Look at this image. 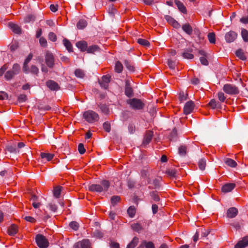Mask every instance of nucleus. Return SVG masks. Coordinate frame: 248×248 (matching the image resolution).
<instances>
[{
    "instance_id": "nucleus-4",
    "label": "nucleus",
    "mask_w": 248,
    "mask_h": 248,
    "mask_svg": "<svg viewBox=\"0 0 248 248\" xmlns=\"http://www.w3.org/2000/svg\"><path fill=\"white\" fill-rule=\"evenodd\" d=\"M127 103L134 109H141L144 106V104L140 99L137 98L130 99L127 101Z\"/></svg>"
},
{
    "instance_id": "nucleus-33",
    "label": "nucleus",
    "mask_w": 248,
    "mask_h": 248,
    "mask_svg": "<svg viewBox=\"0 0 248 248\" xmlns=\"http://www.w3.org/2000/svg\"><path fill=\"white\" fill-rule=\"evenodd\" d=\"M62 187L61 186H57L54 189L53 194L54 196L56 198H58L61 194Z\"/></svg>"
},
{
    "instance_id": "nucleus-13",
    "label": "nucleus",
    "mask_w": 248,
    "mask_h": 248,
    "mask_svg": "<svg viewBox=\"0 0 248 248\" xmlns=\"http://www.w3.org/2000/svg\"><path fill=\"white\" fill-rule=\"evenodd\" d=\"M248 246V236L244 237L241 241H239L234 248H245Z\"/></svg>"
},
{
    "instance_id": "nucleus-39",
    "label": "nucleus",
    "mask_w": 248,
    "mask_h": 248,
    "mask_svg": "<svg viewBox=\"0 0 248 248\" xmlns=\"http://www.w3.org/2000/svg\"><path fill=\"white\" fill-rule=\"evenodd\" d=\"M241 35H242V37L244 41L246 42H248V31L245 29H242Z\"/></svg>"
},
{
    "instance_id": "nucleus-20",
    "label": "nucleus",
    "mask_w": 248,
    "mask_h": 248,
    "mask_svg": "<svg viewBox=\"0 0 248 248\" xmlns=\"http://www.w3.org/2000/svg\"><path fill=\"white\" fill-rule=\"evenodd\" d=\"M76 46L80 49L81 51H85L87 48V43L84 41H79L76 43Z\"/></svg>"
},
{
    "instance_id": "nucleus-5",
    "label": "nucleus",
    "mask_w": 248,
    "mask_h": 248,
    "mask_svg": "<svg viewBox=\"0 0 248 248\" xmlns=\"http://www.w3.org/2000/svg\"><path fill=\"white\" fill-rule=\"evenodd\" d=\"M223 91L231 95L237 94L239 93L238 88L235 85L231 84H226L223 87Z\"/></svg>"
},
{
    "instance_id": "nucleus-12",
    "label": "nucleus",
    "mask_w": 248,
    "mask_h": 248,
    "mask_svg": "<svg viewBox=\"0 0 248 248\" xmlns=\"http://www.w3.org/2000/svg\"><path fill=\"white\" fill-rule=\"evenodd\" d=\"M153 136V132L152 131H148L146 132L143 142L142 144L146 146L149 144L151 141Z\"/></svg>"
},
{
    "instance_id": "nucleus-49",
    "label": "nucleus",
    "mask_w": 248,
    "mask_h": 248,
    "mask_svg": "<svg viewBox=\"0 0 248 248\" xmlns=\"http://www.w3.org/2000/svg\"><path fill=\"white\" fill-rule=\"evenodd\" d=\"M39 43L40 45L44 47H46L47 45L46 40L43 37H41L39 39Z\"/></svg>"
},
{
    "instance_id": "nucleus-15",
    "label": "nucleus",
    "mask_w": 248,
    "mask_h": 248,
    "mask_svg": "<svg viewBox=\"0 0 248 248\" xmlns=\"http://www.w3.org/2000/svg\"><path fill=\"white\" fill-rule=\"evenodd\" d=\"M47 87L51 90H58L59 89L58 84L54 81L50 80L46 82Z\"/></svg>"
},
{
    "instance_id": "nucleus-26",
    "label": "nucleus",
    "mask_w": 248,
    "mask_h": 248,
    "mask_svg": "<svg viewBox=\"0 0 248 248\" xmlns=\"http://www.w3.org/2000/svg\"><path fill=\"white\" fill-rule=\"evenodd\" d=\"M235 54L238 58H239L240 59L243 61H245L247 59V57L245 56L244 52L241 49H239L236 51Z\"/></svg>"
},
{
    "instance_id": "nucleus-61",
    "label": "nucleus",
    "mask_w": 248,
    "mask_h": 248,
    "mask_svg": "<svg viewBox=\"0 0 248 248\" xmlns=\"http://www.w3.org/2000/svg\"><path fill=\"white\" fill-rule=\"evenodd\" d=\"M165 19L169 24L171 25L173 22V21H175L174 19H173L172 17L168 15L165 16Z\"/></svg>"
},
{
    "instance_id": "nucleus-27",
    "label": "nucleus",
    "mask_w": 248,
    "mask_h": 248,
    "mask_svg": "<svg viewBox=\"0 0 248 248\" xmlns=\"http://www.w3.org/2000/svg\"><path fill=\"white\" fill-rule=\"evenodd\" d=\"M208 105L212 109H215L216 108H217L220 107V104L214 99H212L210 100L208 103Z\"/></svg>"
},
{
    "instance_id": "nucleus-44",
    "label": "nucleus",
    "mask_w": 248,
    "mask_h": 248,
    "mask_svg": "<svg viewBox=\"0 0 248 248\" xmlns=\"http://www.w3.org/2000/svg\"><path fill=\"white\" fill-rule=\"evenodd\" d=\"M120 200V197L118 196H113L111 198V204L114 206L116 205Z\"/></svg>"
},
{
    "instance_id": "nucleus-53",
    "label": "nucleus",
    "mask_w": 248,
    "mask_h": 248,
    "mask_svg": "<svg viewBox=\"0 0 248 248\" xmlns=\"http://www.w3.org/2000/svg\"><path fill=\"white\" fill-rule=\"evenodd\" d=\"M78 150L79 153L81 155L85 153L86 150H85V149L84 147V145L82 143L79 144V145L78 146Z\"/></svg>"
},
{
    "instance_id": "nucleus-63",
    "label": "nucleus",
    "mask_w": 248,
    "mask_h": 248,
    "mask_svg": "<svg viewBox=\"0 0 248 248\" xmlns=\"http://www.w3.org/2000/svg\"><path fill=\"white\" fill-rule=\"evenodd\" d=\"M128 128L129 132L131 134L133 133L135 131V126L133 124H129Z\"/></svg>"
},
{
    "instance_id": "nucleus-16",
    "label": "nucleus",
    "mask_w": 248,
    "mask_h": 248,
    "mask_svg": "<svg viewBox=\"0 0 248 248\" xmlns=\"http://www.w3.org/2000/svg\"><path fill=\"white\" fill-rule=\"evenodd\" d=\"M237 209L235 207H231L228 210L227 216L229 218H233L237 216Z\"/></svg>"
},
{
    "instance_id": "nucleus-36",
    "label": "nucleus",
    "mask_w": 248,
    "mask_h": 248,
    "mask_svg": "<svg viewBox=\"0 0 248 248\" xmlns=\"http://www.w3.org/2000/svg\"><path fill=\"white\" fill-rule=\"evenodd\" d=\"M127 214L130 217H133L135 215L136 209L134 206H130L127 211Z\"/></svg>"
},
{
    "instance_id": "nucleus-9",
    "label": "nucleus",
    "mask_w": 248,
    "mask_h": 248,
    "mask_svg": "<svg viewBox=\"0 0 248 248\" xmlns=\"http://www.w3.org/2000/svg\"><path fill=\"white\" fill-rule=\"evenodd\" d=\"M194 103L192 101H189L186 102L184 108V113L186 115L191 113L194 108Z\"/></svg>"
},
{
    "instance_id": "nucleus-42",
    "label": "nucleus",
    "mask_w": 248,
    "mask_h": 248,
    "mask_svg": "<svg viewBox=\"0 0 248 248\" xmlns=\"http://www.w3.org/2000/svg\"><path fill=\"white\" fill-rule=\"evenodd\" d=\"M6 150L10 153H16L18 152L16 147V145H8L6 147Z\"/></svg>"
},
{
    "instance_id": "nucleus-2",
    "label": "nucleus",
    "mask_w": 248,
    "mask_h": 248,
    "mask_svg": "<svg viewBox=\"0 0 248 248\" xmlns=\"http://www.w3.org/2000/svg\"><path fill=\"white\" fill-rule=\"evenodd\" d=\"M83 118L89 123H93L98 121L99 117L98 114L92 110H88L84 112Z\"/></svg>"
},
{
    "instance_id": "nucleus-37",
    "label": "nucleus",
    "mask_w": 248,
    "mask_h": 248,
    "mask_svg": "<svg viewBox=\"0 0 248 248\" xmlns=\"http://www.w3.org/2000/svg\"><path fill=\"white\" fill-rule=\"evenodd\" d=\"M75 75L77 78H83L85 76V73L82 70L77 69L75 71Z\"/></svg>"
},
{
    "instance_id": "nucleus-23",
    "label": "nucleus",
    "mask_w": 248,
    "mask_h": 248,
    "mask_svg": "<svg viewBox=\"0 0 248 248\" xmlns=\"http://www.w3.org/2000/svg\"><path fill=\"white\" fill-rule=\"evenodd\" d=\"M224 163L228 166L234 168L237 166V163L233 159L227 158L224 159Z\"/></svg>"
},
{
    "instance_id": "nucleus-56",
    "label": "nucleus",
    "mask_w": 248,
    "mask_h": 248,
    "mask_svg": "<svg viewBox=\"0 0 248 248\" xmlns=\"http://www.w3.org/2000/svg\"><path fill=\"white\" fill-rule=\"evenodd\" d=\"M144 244H145V248H155V245L152 242H147L144 240Z\"/></svg>"
},
{
    "instance_id": "nucleus-10",
    "label": "nucleus",
    "mask_w": 248,
    "mask_h": 248,
    "mask_svg": "<svg viewBox=\"0 0 248 248\" xmlns=\"http://www.w3.org/2000/svg\"><path fill=\"white\" fill-rule=\"evenodd\" d=\"M237 36V34L235 32L233 31H230L226 33L225 38L227 42L231 43L236 39Z\"/></svg>"
},
{
    "instance_id": "nucleus-43",
    "label": "nucleus",
    "mask_w": 248,
    "mask_h": 248,
    "mask_svg": "<svg viewBox=\"0 0 248 248\" xmlns=\"http://www.w3.org/2000/svg\"><path fill=\"white\" fill-rule=\"evenodd\" d=\"M138 43L140 45L144 46H148L150 45L149 42L147 40L141 38L138 40Z\"/></svg>"
},
{
    "instance_id": "nucleus-45",
    "label": "nucleus",
    "mask_w": 248,
    "mask_h": 248,
    "mask_svg": "<svg viewBox=\"0 0 248 248\" xmlns=\"http://www.w3.org/2000/svg\"><path fill=\"white\" fill-rule=\"evenodd\" d=\"M217 98L221 102H224L226 100V97L223 93L220 92L217 93Z\"/></svg>"
},
{
    "instance_id": "nucleus-54",
    "label": "nucleus",
    "mask_w": 248,
    "mask_h": 248,
    "mask_svg": "<svg viewBox=\"0 0 248 248\" xmlns=\"http://www.w3.org/2000/svg\"><path fill=\"white\" fill-rule=\"evenodd\" d=\"M166 173L170 177H174L176 175V171L173 169H169L166 171Z\"/></svg>"
},
{
    "instance_id": "nucleus-7",
    "label": "nucleus",
    "mask_w": 248,
    "mask_h": 248,
    "mask_svg": "<svg viewBox=\"0 0 248 248\" xmlns=\"http://www.w3.org/2000/svg\"><path fill=\"white\" fill-rule=\"evenodd\" d=\"M37 246L40 248H46L48 246L49 243L46 238L41 234H37L35 238Z\"/></svg>"
},
{
    "instance_id": "nucleus-46",
    "label": "nucleus",
    "mask_w": 248,
    "mask_h": 248,
    "mask_svg": "<svg viewBox=\"0 0 248 248\" xmlns=\"http://www.w3.org/2000/svg\"><path fill=\"white\" fill-rule=\"evenodd\" d=\"M159 183L160 180L159 179H155L153 181V183H151V184L153 185L152 186V188H157L159 187Z\"/></svg>"
},
{
    "instance_id": "nucleus-51",
    "label": "nucleus",
    "mask_w": 248,
    "mask_h": 248,
    "mask_svg": "<svg viewBox=\"0 0 248 248\" xmlns=\"http://www.w3.org/2000/svg\"><path fill=\"white\" fill-rule=\"evenodd\" d=\"M48 39L52 42H55L57 40V36L54 32H50L48 34Z\"/></svg>"
},
{
    "instance_id": "nucleus-38",
    "label": "nucleus",
    "mask_w": 248,
    "mask_h": 248,
    "mask_svg": "<svg viewBox=\"0 0 248 248\" xmlns=\"http://www.w3.org/2000/svg\"><path fill=\"white\" fill-rule=\"evenodd\" d=\"M99 47L97 45H93L90 46L87 48V51L88 53H93L94 52L98 51Z\"/></svg>"
},
{
    "instance_id": "nucleus-34",
    "label": "nucleus",
    "mask_w": 248,
    "mask_h": 248,
    "mask_svg": "<svg viewBox=\"0 0 248 248\" xmlns=\"http://www.w3.org/2000/svg\"><path fill=\"white\" fill-rule=\"evenodd\" d=\"M187 148L185 145H181L178 149V152L180 155L185 156L186 154Z\"/></svg>"
},
{
    "instance_id": "nucleus-30",
    "label": "nucleus",
    "mask_w": 248,
    "mask_h": 248,
    "mask_svg": "<svg viewBox=\"0 0 248 248\" xmlns=\"http://www.w3.org/2000/svg\"><path fill=\"white\" fill-rule=\"evenodd\" d=\"M192 49L189 52L188 50H185L182 53V56L185 59H192L194 58V55L191 54L190 52H192Z\"/></svg>"
},
{
    "instance_id": "nucleus-57",
    "label": "nucleus",
    "mask_w": 248,
    "mask_h": 248,
    "mask_svg": "<svg viewBox=\"0 0 248 248\" xmlns=\"http://www.w3.org/2000/svg\"><path fill=\"white\" fill-rule=\"evenodd\" d=\"M18 47V44L16 42H13L11 45L10 46V49L11 51H14L17 49Z\"/></svg>"
},
{
    "instance_id": "nucleus-21",
    "label": "nucleus",
    "mask_w": 248,
    "mask_h": 248,
    "mask_svg": "<svg viewBox=\"0 0 248 248\" xmlns=\"http://www.w3.org/2000/svg\"><path fill=\"white\" fill-rule=\"evenodd\" d=\"M182 28L184 31L188 35H191L192 33V28L191 26L188 24H185L182 25Z\"/></svg>"
},
{
    "instance_id": "nucleus-17",
    "label": "nucleus",
    "mask_w": 248,
    "mask_h": 248,
    "mask_svg": "<svg viewBox=\"0 0 248 248\" xmlns=\"http://www.w3.org/2000/svg\"><path fill=\"white\" fill-rule=\"evenodd\" d=\"M18 232V227L15 224H12L8 229L7 232L10 236H14Z\"/></svg>"
},
{
    "instance_id": "nucleus-24",
    "label": "nucleus",
    "mask_w": 248,
    "mask_h": 248,
    "mask_svg": "<svg viewBox=\"0 0 248 248\" xmlns=\"http://www.w3.org/2000/svg\"><path fill=\"white\" fill-rule=\"evenodd\" d=\"M139 243V238L134 237L132 241L127 245L126 248H135Z\"/></svg>"
},
{
    "instance_id": "nucleus-14",
    "label": "nucleus",
    "mask_w": 248,
    "mask_h": 248,
    "mask_svg": "<svg viewBox=\"0 0 248 248\" xmlns=\"http://www.w3.org/2000/svg\"><path fill=\"white\" fill-rule=\"evenodd\" d=\"M235 184L234 183H227L222 186L221 190L224 193L231 192L235 187Z\"/></svg>"
},
{
    "instance_id": "nucleus-22",
    "label": "nucleus",
    "mask_w": 248,
    "mask_h": 248,
    "mask_svg": "<svg viewBox=\"0 0 248 248\" xmlns=\"http://www.w3.org/2000/svg\"><path fill=\"white\" fill-rule=\"evenodd\" d=\"M9 26L13 32L16 33H20L21 32L20 28L16 24L13 23H9Z\"/></svg>"
},
{
    "instance_id": "nucleus-1",
    "label": "nucleus",
    "mask_w": 248,
    "mask_h": 248,
    "mask_svg": "<svg viewBox=\"0 0 248 248\" xmlns=\"http://www.w3.org/2000/svg\"><path fill=\"white\" fill-rule=\"evenodd\" d=\"M110 186L108 181H102L100 184H92L89 186V190L92 192L98 193L107 191Z\"/></svg>"
},
{
    "instance_id": "nucleus-6",
    "label": "nucleus",
    "mask_w": 248,
    "mask_h": 248,
    "mask_svg": "<svg viewBox=\"0 0 248 248\" xmlns=\"http://www.w3.org/2000/svg\"><path fill=\"white\" fill-rule=\"evenodd\" d=\"M45 63L49 68H52L54 67L55 64L54 56L49 51H46L45 53Z\"/></svg>"
},
{
    "instance_id": "nucleus-52",
    "label": "nucleus",
    "mask_w": 248,
    "mask_h": 248,
    "mask_svg": "<svg viewBox=\"0 0 248 248\" xmlns=\"http://www.w3.org/2000/svg\"><path fill=\"white\" fill-rule=\"evenodd\" d=\"M48 206L49 207L50 210H51L52 212H55L57 210V206L53 202L49 203L48 204Z\"/></svg>"
},
{
    "instance_id": "nucleus-25",
    "label": "nucleus",
    "mask_w": 248,
    "mask_h": 248,
    "mask_svg": "<svg viewBox=\"0 0 248 248\" xmlns=\"http://www.w3.org/2000/svg\"><path fill=\"white\" fill-rule=\"evenodd\" d=\"M40 155L42 159H46V160L48 161L53 158L54 155L50 153H41Z\"/></svg>"
},
{
    "instance_id": "nucleus-18",
    "label": "nucleus",
    "mask_w": 248,
    "mask_h": 248,
    "mask_svg": "<svg viewBox=\"0 0 248 248\" xmlns=\"http://www.w3.org/2000/svg\"><path fill=\"white\" fill-rule=\"evenodd\" d=\"M175 3L181 12L183 14H186L187 11L186 8L181 1L178 0H175Z\"/></svg>"
},
{
    "instance_id": "nucleus-60",
    "label": "nucleus",
    "mask_w": 248,
    "mask_h": 248,
    "mask_svg": "<svg viewBox=\"0 0 248 248\" xmlns=\"http://www.w3.org/2000/svg\"><path fill=\"white\" fill-rule=\"evenodd\" d=\"M201 63L204 65H207L208 62L205 57H201L200 58Z\"/></svg>"
},
{
    "instance_id": "nucleus-40",
    "label": "nucleus",
    "mask_w": 248,
    "mask_h": 248,
    "mask_svg": "<svg viewBox=\"0 0 248 248\" xmlns=\"http://www.w3.org/2000/svg\"><path fill=\"white\" fill-rule=\"evenodd\" d=\"M208 39L211 44H215L216 43V35L214 32L209 33L208 34Z\"/></svg>"
},
{
    "instance_id": "nucleus-31",
    "label": "nucleus",
    "mask_w": 248,
    "mask_h": 248,
    "mask_svg": "<svg viewBox=\"0 0 248 248\" xmlns=\"http://www.w3.org/2000/svg\"><path fill=\"white\" fill-rule=\"evenodd\" d=\"M206 160L205 158H201L198 162V166L201 170H204L205 168Z\"/></svg>"
},
{
    "instance_id": "nucleus-11",
    "label": "nucleus",
    "mask_w": 248,
    "mask_h": 248,
    "mask_svg": "<svg viewBox=\"0 0 248 248\" xmlns=\"http://www.w3.org/2000/svg\"><path fill=\"white\" fill-rule=\"evenodd\" d=\"M110 76L108 75H107L102 77V80L99 82L100 86L107 89L108 87V84L110 81Z\"/></svg>"
},
{
    "instance_id": "nucleus-19",
    "label": "nucleus",
    "mask_w": 248,
    "mask_h": 248,
    "mask_svg": "<svg viewBox=\"0 0 248 248\" xmlns=\"http://www.w3.org/2000/svg\"><path fill=\"white\" fill-rule=\"evenodd\" d=\"M125 94L128 97H130L133 94V90L128 81L125 83Z\"/></svg>"
},
{
    "instance_id": "nucleus-3",
    "label": "nucleus",
    "mask_w": 248,
    "mask_h": 248,
    "mask_svg": "<svg viewBox=\"0 0 248 248\" xmlns=\"http://www.w3.org/2000/svg\"><path fill=\"white\" fill-rule=\"evenodd\" d=\"M20 70V65L17 63H15L13 65L12 69L5 73L4 77L7 80H9L13 78L15 75L18 74Z\"/></svg>"
},
{
    "instance_id": "nucleus-28",
    "label": "nucleus",
    "mask_w": 248,
    "mask_h": 248,
    "mask_svg": "<svg viewBox=\"0 0 248 248\" xmlns=\"http://www.w3.org/2000/svg\"><path fill=\"white\" fill-rule=\"evenodd\" d=\"M63 43L64 46H65L67 50L69 52H72L73 51L72 45L71 42L68 40H67L66 39H64L63 40Z\"/></svg>"
},
{
    "instance_id": "nucleus-47",
    "label": "nucleus",
    "mask_w": 248,
    "mask_h": 248,
    "mask_svg": "<svg viewBox=\"0 0 248 248\" xmlns=\"http://www.w3.org/2000/svg\"><path fill=\"white\" fill-rule=\"evenodd\" d=\"M30 72L34 75H37L39 72V69L35 65H32L31 66Z\"/></svg>"
},
{
    "instance_id": "nucleus-55",
    "label": "nucleus",
    "mask_w": 248,
    "mask_h": 248,
    "mask_svg": "<svg viewBox=\"0 0 248 248\" xmlns=\"http://www.w3.org/2000/svg\"><path fill=\"white\" fill-rule=\"evenodd\" d=\"M27 100V96L25 94H20L18 97V101L19 103L25 102Z\"/></svg>"
},
{
    "instance_id": "nucleus-48",
    "label": "nucleus",
    "mask_w": 248,
    "mask_h": 248,
    "mask_svg": "<svg viewBox=\"0 0 248 248\" xmlns=\"http://www.w3.org/2000/svg\"><path fill=\"white\" fill-rule=\"evenodd\" d=\"M35 17L34 15H29L25 17L24 21L26 23H29L31 21H34L35 20Z\"/></svg>"
},
{
    "instance_id": "nucleus-50",
    "label": "nucleus",
    "mask_w": 248,
    "mask_h": 248,
    "mask_svg": "<svg viewBox=\"0 0 248 248\" xmlns=\"http://www.w3.org/2000/svg\"><path fill=\"white\" fill-rule=\"evenodd\" d=\"M69 226L75 231H77L78 229V223L76 221H72L70 223Z\"/></svg>"
},
{
    "instance_id": "nucleus-58",
    "label": "nucleus",
    "mask_w": 248,
    "mask_h": 248,
    "mask_svg": "<svg viewBox=\"0 0 248 248\" xmlns=\"http://www.w3.org/2000/svg\"><path fill=\"white\" fill-rule=\"evenodd\" d=\"M103 128L104 130L108 132L110 130V124L108 122H105L103 124Z\"/></svg>"
},
{
    "instance_id": "nucleus-35",
    "label": "nucleus",
    "mask_w": 248,
    "mask_h": 248,
    "mask_svg": "<svg viewBox=\"0 0 248 248\" xmlns=\"http://www.w3.org/2000/svg\"><path fill=\"white\" fill-rule=\"evenodd\" d=\"M131 226L132 229L137 232H140L142 229L141 225L139 223L132 224Z\"/></svg>"
},
{
    "instance_id": "nucleus-64",
    "label": "nucleus",
    "mask_w": 248,
    "mask_h": 248,
    "mask_svg": "<svg viewBox=\"0 0 248 248\" xmlns=\"http://www.w3.org/2000/svg\"><path fill=\"white\" fill-rule=\"evenodd\" d=\"M22 70L25 73H29L30 72V70L28 67V64L24 63Z\"/></svg>"
},
{
    "instance_id": "nucleus-59",
    "label": "nucleus",
    "mask_w": 248,
    "mask_h": 248,
    "mask_svg": "<svg viewBox=\"0 0 248 248\" xmlns=\"http://www.w3.org/2000/svg\"><path fill=\"white\" fill-rule=\"evenodd\" d=\"M8 69L7 64H4L1 68H0V76H2L5 71Z\"/></svg>"
},
{
    "instance_id": "nucleus-62",
    "label": "nucleus",
    "mask_w": 248,
    "mask_h": 248,
    "mask_svg": "<svg viewBox=\"0 0 248 248\" xmlns=\"http://www.w3.org/2000/svg\"><path fill=\"white\" fill-rule=\"evenodd\" d=\"M25 220L27 221L31 222V223H35L36 221V219L32 217L31 216H26L24 217Z\"/></svg>"
},
{
    "instance_id": "nucleus-41",
    "label": "nucleus",
    "mask_w": 248,
    "mask_h": 248,
    "mask_svg": "<svg viewBox=\"0 0 248 248\" xmlns=\"http://www.w3.org/2000/svg\"><path fill=\"white\" fill-rule=\"evenodd\" d=\"M150 196L156 202L159 201L160 198L156 191H152L150 193Z\"/></svg>"
},
{
    "instance_id": "nucleus-8",
    "label": "nucleus",
    "mask_w": 248,
    "mask_h": 248,
    "mask_svg": "<svg viewBox=\"0 0 248 248\" xmlns=\"http://www.w3.org/2000/svg\"><path fill=\"white\" fill-rule=\"evenodd\" d=\"M90 246L89 240L84 239L75 244L73 248H89Z\"/></svg>"
},
{
    "instance_id": "nucleus-32",
    "label": "nucleus",
    "mask_w": 248,
    "mask_h": 248,
    "mask_svg": "<svg viewBox=\"0 0 248 248\" xmlns=\"http://www.w3.org/2000/svg\"><path fill=\"white\" fill-rule=\"evenodd\" d=\"M123 69V66L121 62L119 61H117L115 63V70L117 73H121Z\"/></svg>"
},
{
    "instance_id": "nucleus-29",
    "label": "nucleus",
    "mask_w": 248,
    "mask_h": 248,
    "mask_svg": "<svg viewBox=\"0 0 248 248\" xmlns=\"http://www.w3.org/2000/svg\"><path fill=\"white\" fill-rule=\"evenodd\" d=\"M87 25V21L84 19H81L77 23V27L78 29L82 30L85 28Z\"/></svg>"
}]
</instances>
